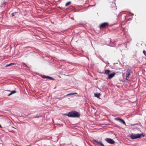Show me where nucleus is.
<instances>
[{"label":"nucleus","instance_id":"obj_10","mask_svg":"<svg viewBox=\"0 0 146 146\" xmlns=\"http://www.w3.org/2000/svg\"><path fill=\"white\" fill-rule=\"evenodd\" d=\"M94 95L95 97H96L98 98H99L100 95V93H95L94 94Z\"/></svg>","mask_w":146,"mask_h":146},{"label":"nucleus","instance_id":"obj_4","mask_svg":"<svg viewBox=\"0 0 146 146\" xmlns=\"http://www.w3.org/2000/svg\"><path fill=\"white\" fill-rule=\"evenodd\" d=\"M105 140L108 143L111 144H113L115 143V141L113 139H111L106 138Z\"/></svg>","mask_w":146,"mask_h":146},{"label":"nucleus","instance_id":"obj_3","mask_svg":"<svg viewBox=\"0 0 146 146\" xmlns=\"http://www.w3.org/2000/svg\"><path fill=\"white\" fill-rule=\"evenodd\" d=\"M109 26V24L108 22H104L100 24L99 26L100 29L106 28Z\"/></svg>","mask_w":146,"mask_h":146},{"label":"nucleus","instance_id":"obj_18","mask_svg":"<svg viewBox=\"0 0 146 146\" xmlns=\"http://www.w3.org/2000/svg\"><path fill=\"white\" fill-rule=\"evenodd\" d=\"M12 94L11 93V92L8 95V96H11V95Z\"/></svg>","mask_w":146,"mask_h":146},{"label":"nucleus","instance_id":"obj_9","mask_svg":"<svg viewBox=\"0 0 146 146\" xmlns=\"http://www.w3.org/2000/svg\"><path fill=\"white\" fill-rule=\"evenodd\" d=\"M110 72L111 71L110 70L107 69L105 70V72L104 74L106 75H108L109 74V73H110Z\"/></svg>","mask_w":146,"mask_h":146},{"label":"nucleus","instance_id":"obj_21","mask_svg":"<svg viewBox=\"0 0 146 146\" xmlns=\"http://www.w3.org/2000/svg\"><path fill=\"white\" fill-rule=\"evenodd\" d=\"M24 64H25L24 63H23Z\"/></svg>","mask_w":146,"mask_h":146},{"label":"nucleus","instance_id":"obj_14","mask_svg":"<svg viewBox=\"0 0 146 146\" xmlns=\"http://www.w3.org/2000/svg\"><path fill=\"white\" fill-rule=\"evenodd\" d=\"M47 78L49 79L50 80H54V79L52 77H50L49 76H47Z\"/></svg>","mask_w":146,"mask_h":146},{"label":"nucleus","instance_id":"obj_22","mask_svg":"<svg viewBox=\"0 0 146 146\" xmlns=\"http://www.w3.org/2000/svg\"><path fill=\"white\" fill-rule=\"evenodd\" d=\"M145 56H146V54H145Z\"/></svg>","mask_w":146,"mask_h":146},{"label":"nucleus","instance_id":"obj_7","mask_svg":"<svg viewBox=\"0 0 146 146\" xmlns=\"http://www.w3.org/2000/svg\"><path fill=\"white\" fill-rule=\"evenodd\" d=\"M115 74L116 73L115 72H113L112 73L109 74L108 76V78L109 79H111L115 76Z\"/></svg>","mask_w":146,"mask_h":146},{"label":"nucleus","instance_id":"obj_1","mask_svg":"<svg viewBox=\"0 0 146 146\" xmlns=\"http://www.w3.org/2000/svg\"><path fill=\"white\" fill-rule=\"evenodd\" d=\"M67 115L70 117H79L80 115V114L78 112L76 111H72L69 112Z\"/></svg>","mask_w":146,"mask_h":146},{"label":"nucleus","instance_id":"obj_13","mask_svg":"<svg viewBox=\"0 0 146 146\" xmlns=\"http://www.w3.org/2000/svg\"><path fill=\"white\" fill-rule=\"evenodd\" d=\"M47 76L42 75V76L41 77H42L43 78H47Z\"/></svg>","mask_w":146,"mask_h":146},{"label":"nucleus","instance_id":"obj_6","mask_svg":"<svg viewBox=\"0 0 146 146\" xmlns=\"http://www.w3.org/2000/svg\"><path fill=\"white\" fill-rule=\"evenodd\" d=\"M131 73V69H128L126 71V79L127 80V78H128L129 76L130 75Z\"/></svg>","mask_w":146,"mask_h":146},{"label":"nucleus","instance_id":"obj_19","mask_svg":"<svg viewBox=\"0 0 146 146\" xmlns=\"http://www.w3.org/2000/svg\"><path fill=\"white\" fill-rule=\"evenodd\" d=\"M14 15V13H12V16H13Z\"/></svg>","mask_w":146,"mask_h":146},{"label":"nucleus","instance_id":"obj_8","mask_svg":"<svg viewBox=\"0 0 146 146\" xmlns=\"http://www.w3.org/2000/svg\"><path fill=\"white\" fill-rule=\"evenodd\" d=\"M94 141L95 142L97 143L98 144H99V145H100V146H105L102 143V142L100 141H97L96 140H94Z\"/></svg>","mask_w":146,"mask_h":146},{"label":"nucleus","instance_id":"obj_5","mask_svg":"<svg viewBox=\"0 0 146 146\" xmlns=\"http://www.w3.org/2000/svg\"><path fill=\"white\" fill-rule=\"evenodd\" d=\"M115 119L120 122H121V123H122L123 124H124L125 125H126V123H125V121L123 119L117 117V118H115Z\"/></svg>","mask_w":146,"mask_h":146},{"label":"nucleus","instance_id":"obj_20","mask_svg":"<svg viewBox=\"0 0 146 146\" xmlns=\"http://www.w3.org/2000/svg\"><path fill=\"white\" fill-rule=\"evenodd\" d=\"M0 128H1L2 127L1 126V125L0 124Z\"/></svg>","mask_w":146,"mask_h":146},{"label":"nucleus","instance_id":"obj_2","mask_svg":"<svg viewBox=\"0 0 146 146\" xmlns=\"http://www.w3.org/2000/svg\"><path fill=\"white\" fill-rule=\"evenodd\" d=\"M144 135H143V134H132L130 136V137L133 139H136L138 138H141V137H143Z\"/></svg>","mask_w":146,"mask_h":146},{"label":"nucleus","instance_id":"obj_16","mask_svg":"<svg viewBox=\"0 0 146 146\" xmlns=\"http://www.w3.org/2000/svg\"><path fill=\"white\" fill-rule=\"evenodd\" d=\"M77 94V93H70L69 94H68V95H74V94Z\"/></svg>","mask_w":146,"mask_h":146},{"label":"nucleus","instance_id":"obj_11","mask_svg":"<svg viewBox=\"0 0 146 146\" xmlns=\"http://www.w3.org/2000/svg\"><path fill=\"white\" fill-rule=\"evenodd\" d=\"M14 64H15V63H11L9 64H7V65H6V66L5 67H8V66H10L12 65H14Z\"/></svg>","mask_w":146,"mask_h":146},{"label":"nucleus","instance_id":"obj_17","mask_svg":"<svg viewBox=\"0 0 146 146\" xmlns=\"http://www.w3.org/2000/svg\"><path fill=\"white\" fill-rule=\"evenodd\" d=\"M143 53L145 55L146 54V52L145 50H143Z\"/></svg>","mask_w":146,"mask_h":146},{"label":"nucleus","instance_id":"obj_15","mask_svg":"<svg viewBox=\"0 0 146 146\" xmlns=\"http://www.w3.org/2000/svg\"><path fill=\"white\" fill-rule=\"evenodd\" d=\"M12 94L15 93L16 92V91L15 90H14L11 92Z\"/></svg>","mask_w":146,"mask_h":146},{"label":"nucleus","instance_id":"obj_12","mask_svg":"<svg viewBox=\"0 0 146 146\" xmlns=\"http://www.w3.org/2000/svg\"><path fill=\"white\" fill-rule=\"evenodd\" d=\"M71 3V2H70V1H69V2H68L66 4H65V6H68V5H70Z\"/></svg>","mask_w":146,"mask_h":146}]
</instances>
